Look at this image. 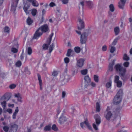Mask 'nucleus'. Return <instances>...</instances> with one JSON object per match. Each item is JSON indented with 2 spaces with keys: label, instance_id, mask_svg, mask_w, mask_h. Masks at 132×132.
Wrapping results in <instances>:
<instances>
[{
  "label": "nucleus",
  "instance_id": "nucleus-18",
  "mask_svg": "<svg viewBox=\"0 0 132 132\" xmlns=\"http://www.w3.org/2000/svg\"><path fill=\"white\" fill-rule=\"evenodd\" d=\"M19 111L18 108L16 107L15 110L13 114L12 118L13 119H15L16 118V114L18 113Z\"/></svg>",
  "mask_w": 132,
  "mask_h": 132
},
{
  "label": "nucleus",
  "instance_id": "nucleus-4",
  "mask_svg": "<svg viewBox=\"0 0 132 132\" xmlns=\"http://www.w3.org/2000/svg\"><path fill=\"white\" fill-rule=\"evenodd\" d=\"M88 33L85 32L83 33L81 35L80 42L81 44H85L87 39Z\"/></svg>",
  "mask_w": 132,
  "mask_h": 132
},
{
  "label": "nucleus",
  "instance_id": "nucleus-53",
  "mask_svg": "<svg viewBox=\"0 0 132 132\" xmlns=\"http://www.w3.org/2000/svg\"><path fill=\"white\" fill-rule=\"evenodd\" d=\"M51 40H50L48 38L47 39V41H46V43L47 44V45H49L51 43Z\"/></svg>",
  "mask_w": 132,
  "mask_h": 132
},
{
  "label": "nucleus",
  "instance_id": "nucleus-45",
  "mask_svg": "<svg viewBox=\"0 0 132 132\" xmlns=\"http://www.w3.org/2000/svg\"><path fill=\"white\" fill-rule=\"evenodd\" d=\"M118 39L117 38H115L113 41V42H112V45H115L117 43V42L118 41Z\"/></svg>",
  "mask_w": 132,
  "mask_h": 132
},
{
  "label": "nucleus",
  "instance_id": "nucleus-48",
  "mask_svg": "<svg viewBox=\"0 0 132 132\" xmlns=\"http://www.w3.org/2000/svg\"><path fill=\"white\" fill-rule=\"evenodd\" d=\"M116 50V48L114 47L111 46L110 49V52L111 53H113Z\"/></svg>",
  "mask_w": 132,
  "mask_h": 132
},
{
  "label": "nucleus",
  "instance_id": "nucleus-50",
  "mask_svg": "<svg viewBox=\"0 0 132 132\" xmlns=\"http://www.w3.org/2000/svg\"><path fill=\"white\" fill-rule=\"evenodd\" d=\"M129 62H125L123 64V66L125 67H128L129 64Z\"/></svg>",
  "mask_w": 132,
  "mask_h": 132
},
{
  "label": "nucleus",
  "instance_id": "nucleus-20",
  "mask_svg": "<svg viewBox=\"0 0 132 132\" xmlns=\"http://www.w3.org/2000/svg\"><path fill=\"white\" fill-rule=\"evenodd\" d=\"M84 80L85 82L87 84L89 83L91 81L90 78L89 77L88 75H87L85 77Z\"/></svg>",
  "mask_w": 132,
  "mask_h": 132
},
{
  "label": "nucleus",
  "instance_id": "nucleus-9",
  "mask_svg": "<svg viewBox=\"0 0 132 132\" xmlns=\"http://www.w3.org/2000/svg\"><path fill=\"white\" fill-rule=\"evenodd\" d=\"M39 30L38 29L34 34V36L33 37V39H36L38 38L43 34L42 32H39Z\"/></svg>",
  "mask_w": 132,
  "mask_h": 132
},
{
  "label": "nucleus",
  "instance_id": "nucleus-7",
  "mask_svg": "<svg viewBox=\"0 0 132 132\" xmlns=\"http://www.w3.org/2000/svg\"><path fill=\"white\" fill-rule=\"evenodd\" d=\"M30 4L28 3H25L23 7V9L27 15L29 14V12L30 11L28 10L30 7Z\"/></svg>",
  "mask_w": 132,
  "mask_h": 132
},
{
  "label": "nucleus",
  "instance_id": "nucleus-6",
  "mask_svg": "<svg viewBox=\"0 0 132 132\" xmlns=\"http://www.w3.org/2000/svg\"><path fill=\"white\" fill-rule=\"evenodd\" d=\"M38 29L39 30H41L42 33L47 32L49 30L48 25L47 24H45L42 26Z\"/></svg>",
  "mask_w": 132,
  "mask_h": 132
},
{
  "label": "nucleus",
  "instance_id": "nucleus-10",
  "mask_svg": "<svg viewBox=\"0 0 132 132\" xmlns=\"http://www.w3.org/2000/svg\"><path fill=\"white\" fill-rule=\"evenodd\" d=\"M67 120L66 118L63 116L62 114L61 116L60 117L59 122L60 124H62L64 122Z\"/></svg>",
  "mask_w": 132,
  "mask_h": 132
},
{
  "label": "nucleus",
  "instance_id": "nucleus-3",
  "mask_svg": "<svg viewBox=\"0 0 132 132\" xmlns=\"http://www.w3.org/2000/svg\"><path fill=\"white\" fill-rule=\"evenodd\" d=\"M94 118L95 120L96 125L94 123L93 124V126L95 130H98V126L101 122V117L98 114H96L94 115Z\"/></svg>",
  "mask_w": 132,
  "mask_h": 132
},
{
  "label": "nucleus",
  "instance_id": "nucleus-27",
  "mask_svg": "<svg viewBox=\"0 0 132 132\" xmlns=\"http://www.w3.org/2000/svg\"><path fill=\"white\" fill-rule=\"evenodd\" d=\"M109 8L111 11L113 12L114 11V8L113 4H110L109 6Z\"/></svg>",
  "mask_w": 132,
  "mask_h": 132
},
{
  "label": "nucleus",
  "instance_id": "nucleus-39",
  "mask_svg": "<svg viewBox=\"0 0 132 132\" xmlns=\"http://www.w3.org/2000/svg\"><path fill=\"white\" fill-rule=\"evenodd\" d=\"M42 47L43 50H46L48 49V45L47 44H43Z\"/></svg>",
  "mask_w": 132,
  "mask_h": 132
},
{
  "label": "nucleus",
  "instance_id": "nucleus-54",
  "mask_svg": "<svg viewBox=\"0 0 132 132\" xmlns=\"http://www.w3.org/2000/svg\"><path fill=\"white\" fill-rule=\"evenodd\" d=\"M6 111L7 112H9L10 114H11L12 112V109H7Z\"/></svg>",
  "mask_w": 132,
  "mask_h": 132
},
{
  "label": "nucleus",
  "instance_id": "nucleus-8",
  "mask_svg": "<svg viewBox=\"0 0 132 132\" xmlns=\"http://www.w3.org/2000/svg\"><path fill=\"white\" fill-rule=\"evenodd\" d=\"M78 21L79 26H78V29L79 30H81L84 28V23L82 19L80 18H78Z\"/></svg>",
  "mask_w": 132,
  "mask_h": 132
},
{
  "label": "nucleus",
  "instance_id": "nucleus-63",
  "mask_svg": "<svg viewBox=\"0 0 132 132\" xmlns=\"http://www.w3.org/2000/svg\"><path fill=\"white\" fill-rule=\"evenodd\" d=\"M8 106L9 107L11 106L12 108H13L14 107V104H11L9 103L8 104Z\"/></svg>",
  "mask_w": 132,
  "mask_h": 132
},
{
  "label": "nucleus",
  "instance_id": "nucleus-44",
  "mask_svg": "<svg viewBox=\"0 0 132 132\" xmlns=\"http://www.w3.org/2000/svg\"><path fill=\"white\" fill-rule=\"evenodd\" d=\"M4 31L6 32L9 33V28L8 27H5Z\"/></svg>",
  "mask_w": 132,
  "mask_h": 132
},
{
  "label": "nucleus",
  "instance_id": "nucleus-31",
  "mask_svg": "<svg viewBox=\"0 0 132 132\" xmlns=\"http://www.w3.org/2000/svg\"><path fill=\"white\" fill-rule=\"evenodd\" d=\"M71 78V77L68 75H65L64 76V80H66L67 82Z\"/></svg>",
  "mask_w": 132,
  "mask_h": 132
},
{
  "label": "nucleus",
  "instance_id": "nucleus-32",
  "mask_svg": "<svg viewBox=\"0 0 132 132\" xmlns=\"http://www.w3.org/2000/svg\"><path fill=\"white\" fill-rule=\"evenodd\" d=\"M111 84L112 81L111 80H110L109 82L106 83V87L108 88L110 87L111 86Z\"/></svg>",
  "mask_w": 132,
  "mask_h": 132
},
{
  "label": "nucleus",
  "instance_id": "nucleus-43",
  "mask_svg": "<svg viewBox=\"0 0 132 132\" xmlns=\"http://www.w3.org/2000/svg\"><path fill=\"white\" fill-rule=\"evenodd\" d=\"M9 129V127L6 126H4L3 128L4 130L6 132H7L8 131Z\"/></svg>",
  "mask_w": 132,
  "mask_h": 132
},
{
  "label": "nucleus",
  "instance_id": "nucleus-46",
  "mask_svg": "<svg viewBox=\"0 0 132 132\" xmlns=\"http://www.w3.org/2000/svg\"><path fill=\"white\" fill-rule=\"evenodd\" d=\"M32 52V50L30 47H29L28 50V53L29 55H30Z\"/></svg>",
  "mask_w": 132,
  "mask_h": 132
},
{
  "label": "nucleus",
  "instance_id": "nucleus-29",
  "mask_svg": "<svg viewBox=\"0 0 132 132\" xmlns=\"http://www.w3.org/2000/svg\"><path fill=\"white\" fill-rule=\"evenodd\" d=\"M51 129V126L50 125L46 126L44 128V130L45 131H49Z\"/></svg>",
  "mask_w": 132,
  "mask_h": 132
},
{
  "label": "nucleus",
  "instance_id": "nucleus-15",
  "mask_svg": "<svg viewBox=\"0 0 132 132\" xmlns=\"http://www.w3.org/2000/svg\"><path fill=\"white\" fill-rule=\"evenodd\" d=\"M116 61V60H113L112 62L111 63H110L109 66V70L110 71H111L113 70V66L114 64V62Z\"/></svg>",
  "mask_w": 132,
  "mask_h": 132
},
{
  "label": "nucleus",
  "instance_id": "nucleus-12",
  "mask_svg": "<svg viewBox=\"0 0 132 132\" xmlns=\"http://www.w3.org/2000/svg\"><path fill=\"white\" fill-rule=\"evenodd\" d=\"M126 3V1L121 0L118 3V6L120 9H123Z\"/></svg>",
  "mask_w": 132,
  "mask_h": 132
},
{
  "label": "nucleus",
  "instance_id": "nucleus-49",
  "mask_svg": "<svg viewBox=\"0 0 132 132\" xmlns=\"http://www.w3.org/2000/svg\"><path fill=\"white\" fill-rule=\"evenodd\" d=\"M16 87V85L14 84H12L10 85L9 86V88L11 89L14 88Z\"/></svg>",
  "mask_w": 132,
  "mask_h": 132
},
{
  "label": "nucleus",
  "instance_id": "nucleus-25",
  "mask_svg": "<svg viewBox=\"0 0 132 132\" xmlns=\"http://www.w3.org/2000/svg\"><path fill=\"white\" fill-rule=\"evenodd\" d=\"M74 50L75 52L77 53H78L80 52V48L79 47H76L74 48Z\"/></svg>",
  "mask_w": 132,
  "mask_h": 132
},
{
  "label": "nucleus",
  "instance_id": "nucleus-35",
  "mask_svg": "<svg viewBox=\"0 0 132 132\" xmlns=\"http://www.w3.org/2000/svg\"><path fill=\"white\" fill-rule=\"evenodd\" d=\"M37 11V10L36 9H33L32 10L31 13L32 16H35L36 15Z\"/></svg>",
  "mask_w": 132,
  "mask_h": 132
},
{
  "label": "nucleus",
  "instance_id": "nucleus-47",
  "mask_svg": "<svg viewBox=\"0 0 132 132\" xmlns=\"http://www.w3.org/2000/svg\"><path fill=\"white\" fill-rule=\"evenodd\" d=\"M24 72L27 74H30V71L28 70V68L27 67L25 68Z\"/></svg>",
  "mask_w": 132,
  "mask_h": 132
},
{
  "label": "nucleus",
  "instance_id": "nucleus-41",
  "mask_svg": "<svg viewBox=\"0 0 132 132\" xmlns=\"http://www.w3.org/2000/svg\"><path fill=\"white\" fill-rule=\"evenodd\" d=\"M119 77L117 75H116L114 77V82L115 83L120 80H119Z\"/></svg>",
  "mask_w": 132,
  "mask_h": 132
},
{
  "label": "nucleus",
  "instance_id": "nucleus-30",
  "mask_svg": "<svg viewBox=\"0 0 132 132\" xmlns=\"http://www.w3.org/2000/svg\"><path fill=\"white\" fill-rule=\"evenodd\" d=\"M1 104L2 105V107H3V109H5L6 106V101H4L3 102H1Z\"/></svg>",
  "mask_w": 132,
  "mask_h": 132
},
{
  "label": "nucleus",
  "instance_id": "nucleus-59",
  "mask_svg": "<svg viewBox=\"0 0 132 132\" xmlns=\"http://www.w3.org/2000/svg\"><path fill=\"white\" fill-rule=\"evenodd\" d=\"M66 95L65 92L64 91H63L62 92V97L64 98Z\"/></svg>",
  "mask_w": 132,
  "mask_h": 132
},
{
  "label": "nucleus",
  "instance_id": "nucleus-23",
  "mask_svg": "<svg viewBox=\"0 0 132 132\" xmlns=\"http://www.w3.org/2000/svg\"><path fill=\"white\" fill-rule=\"evenodd\" d=\"M31 3L32 5L33 6L38 7L39 5L38 3L36 0H32Z\"/></svg>",
  "mask_w": 132,
  "mask_h": 132
},
{
  "label": "nucleus",
  "instance_id": "nucleus-60",
  "mask_svg": "<svg viewBox=\"0 0 132 132\" xmlns=\"http://www.w3.org/2000/svg\"><path fill=\"white\" fill-rule=\"evenodd\" d=\"M7 97H6L5 96H3L1 98V100H5L7 99Z\"/></svg>",
  "mask_w": 132,
  "mask_h": 132
},
{
  "label": "nucleus",
  "instance_id": "nucleus-11",
  "mask_svg": "<svg viewBox=\"0 0 132 132\" xmlns=\"http://www.w3.org/2000/svg\"><path fill=\"white\" fill-rule=\"evenodd\" d=\"M19 0H14V1L12 4V10L15 11L16 10V8L17 7Z\"/></svg>",
  "mask_w": 132,
  "mask_h": 132
},
{
  "label": "nucleus",
  "instance_id": "nucleus-26",
  "mask_svg": "<svg viewBox=\"0 0 132 132\" xmlns=\"http://www.w3.org/2000/svg\"><path fill=\"white\" fill-rule=\"evenodd\" d=\"M82 75H85L88 72V70L87 69H83L80 71Z\"/></svg>",
  "mask_w": 132,
  "mask_h": 132
},
{
  "label": "nucleus",
  "instance_id": "nucleus-1",
  "mask_svg": "<svg viewBox=\"0 0 132 132\" xmlns=\"http://www.w3.org/2000/svg\"><path fill=\"white\" fill-rule=\"evenodd\" d=\"M114 68L116 71L119 73L120 76L123 81H126L128 79L129 77L128 75L126 74V68L122 66L120 64H117L115 66Z\"/></svg>",
  "mask_w": 132,
  "mask_h": 132
},
{
  "label": "nucleus",
  "instance_id": "nucleus-19",
  "mask_svg": "<svg viewBox=\"0 0 132 132\" xmlns=\"http://www.w3.org/2000/svg\"><path fill=\"white\" fill-rule=\"evenodd\" d=\"M75 52L73 50H71V49H69L68 50L66 56L69 57L70 56L71 54H73Z\"/></svg>",
  "mask_w": 132,
  "mask_h": 132
},
{
  "label": "nucleus",
  "instance_id": "nucleus-38",
  "mask_svg": "<svg viewBox=\"0 0 132 132\" xmlns=\"http://www.w3.org/2000/svg\"><path fill=\"white\" fill-rule=\"evenodd\" d=\"M53 46L54 44L53 43L50 46L49 48V52L50 53H51L53 50L54 48Z\"/></svg>",
  "mask_w": 132,
  "mask_h": 132
},
{
  "label": "nucleus",
  "instance_id": "nucleus-55",
  "mask_svg": "<svg viewBox=\"0 0 132 132\" xmlns=\"http://www.w3.org/2000/svg\"><path fill=\"white\" fill-rule=\"evenodd\" d=\"M49 6L51 7H53L55 6V4L53 2H51L49 4Z\"/></svg>",
  "mask_w": 132,
  "mask_h": 132
},
{
  "label": "nucleus",
  "instance_id": "nucleus-51",
  "mask_svg": "<svg viewBox=\"0 0 132 132\" xmlns=\"http://www.w3.org/2000/svg\"><path fill=\"white\" fill-rule=\"evenodd\" d=\"M58 74V72L57 71H54L52 73V75L53 76H56Z\"/></svg>",
  "mask_w": 132,
  "mask_h": 132
},
{
  "label": "nucleus",
  "instance_id": "nucleus-2",
  "mask_svg": "<svg viewBox=\"0 0 132 132\" xmlns=\"http://www.w3.org/2000/svg\"><path fill=\"white\" fill-rule=\"evenodd\" d=\"M123 95L122 90L120 89L115 96L113 101V103L115 105H117L120 103L122 100V97Z\"/></svg>",
  "mask_w": 132,
  "mask_h": 132
},
{
  "label": "nucleus",
  "instance_id": "nucleus-21",
  "mask_svg": "<svg viewBox=\"0 0 132 132\" xmlns=\"http://www.w3.org/2000/svg\"><path fill=\"white\" fill-rule=\"evenodd\" d=\"M20 95V94L19 93L15 94V96L17 98V100L18 101L21 103L22 102V101L21 100L22 98Z\"/></svg>",
  "mask_w": 132,
  "mask_h": 132
},
{
  "label": "nucleus",
  "instance_id": "nucleus-56",
  "mask_svg": "<svg viewBox=\"0 0 132 132\" xmlns=\"http://www.w3.org/2000/svg\"><path fill=\"white\" fill-rule=\"evenodd\" d=\"M84 121L83 122H82L80 123V126L82 128H83L85 127V126L84 125Z\"/></svg>",
  "mask_w": 132,
  "mask_h": 132
},
{
  "label": "nucleus",
  "instance_id": "nucleus-64",
  "mask_svg": "<svg viewBox=\"0 0 132 132\" xmlns=\"http://www.w3.org/2000/svg\"><path fill=\"white\" fill-rule=\"evenodd\" d=\"M91 85L92 87H95L96 86V84L93 82H92L91 83Z\"/></svg>",
  "mask_w": 132,
  "mask_h": 132
},
{
  "label": "nucleus",
  "instance_id": "nucleus-62",
  "mask_svg": "<svg viewBox=\"0 0 132 132\" xmlns=\"http://www.w3.org/2000/svg\"><path fill=\"white\" fill-rule=\"evenodd\" d=\"M46 13V11L45 9H43L42 11V15H43L45 14Z\"/></svg>",
  "mask_w": 132,
  "mask_h": 132
},
{
  "label": "nucleus",
  "instance_id": "nucleus-17",
  "mask_svg": "<svg viewBox=\"0 0 132 132\" xmlns=\"http://www.w3.org/2000/svg\"><path fill=\"white\" fill-rule=\"evenodd\" d=\"M84 123L85 124L86 126L88 129L92 131H93L92 128L88 122V120H86L84 121Z\"/></svg>",
  "mask_w": 132,
  "mask_h": 132
},
{
  "label": "nucleus",
  "instance_id": "nucleus-58",
  "mask_svg": "<svg viewBox=\"0 0 132 132\" xmlns=\"http://www.w3.org/2000/svg\"><path fill=\"white\" fill-rule=\"evenodd\" d=\"M106 47L105 45L103 46L102 47V50L103 51H105L106 50Z\"/></svg>",
  "mask_w": 132,
  "mask_h": 132
},
{
  "label": "nucleus",
  "instance_id": "nucleus-22",
  "mask_svg": "<svg viewBox=\"0 0 132 132\" xmlns=\"http://www.w3.org/2000/svg\"><path fill=\"white\" fill-rule=\"evenodd\" d=\"M33 21L29 17H28L27 19V24L30 25L33 23Z\"/></svg>",
  "mask_w": 132,
  "mask_h": 132
},
{
  "label": "nucleus",
  "instance_id": "nucleus-14",
  "mask_svg": "<svg viewBox=\"0 0 132 132\" xmlns=\"http://www.w3.org/2000/svg\"><path fill=\"white\" fill-rule=\"evenodd\" d=\"M84 60L82 59H80L77 61V66L80 67H82L83 65Z\"/></svg>",
  "mask_w": 132,
  "mask_h": 132
},
{
  "label": "nucleus",
  "instance_id": "nucleus-13",
  "mask_svg": "<svg viewBox=\"0 0 132 132\" xmlns=\"http://www.w3.org/2000/svg\"><path fill=\"white\" fill-rule=\"evenodd\" d=\"M38 76V80L39 81V83L40 86V89L41 90L42 89V80L41 79V76L38 73L37 74Z\"/></svg>",
  "mask_w": 132,
  "mask_h": 132
},
{
  "label": "nucleus",
  "instance_id": "nucleus-42",
  "mask_svg": "<svg viewBox=\"0 0 132 132\" xmlns=\"http://www.w3.org/2000/svg\"><path fill=\"white\" fill-rule=\"evenodd\" d=\"M21 62L20 61H19L16 63L15 65L17 67H19L21 66Z\"/></svg>",
  "mask_w": 132,
  "mask_h": 132
},
{
  "label": "nucleus",
  "instance_id": "nucleus-36",
  "mask_svg": "<svg viewBox=\"0 0 132 132\" xmlns=\"http://www.w3.org/2000/svg\"><path fill=\"white\" fill-rule=\"evenodd\" d=\"M123 59L127 61L129 60V58L128 57L126 54H125L123 56Z\"/></svg>",
  "mask_w": 132,
  "mask_h": 132
},
{
  "label": "nucleus",
  "instance_id": "nucleus-34",
  "mask_svg": "<svg viewBox=\"0 0 132 132\" xmlns=\"http://www.w3.org/2000/svg\"><path fill=\"white\" fill-rule=\"evenodd\" d=\"M94 81L96 82H98V76L96 75H94Z\"/></svg>",
  "mask_w": 132,
  "mask_h": 132
},
{
  "label": "nucleus",
  "instance_id": "nucleus-61",
  "mask_svg": "<svg viewBox=\"0 0 132 132\" xmlns=\"http://www.w3.org/2000/svg\"><path fill=\"white\" fill-rule=\"evenodd\" d=\"M62 2L64 4H67L68 2V0H63Z\"/></svg>",
  "mask_w": 132,
  "mask_h": 132
},
{
  "label": "nucleus",
  "instance_id": "nucleus-37",
  "mask_svg": "<svg viewBox=\"0 0 132 132\" xmlns=\"http://www.w3.org/2000/svg\"><path fill=\"white\" fill-rule=\"evenodd\" d=\"M12 52L14 53H16L18 52V48H16L14 47H12L11 49Z\"/></svg>",
  "mask_w": 132,
  "mask_h": 132
},
{
  "label": "nucleus",
  "instance_id": "nucleus-33",
  "mask_svg": "<svg viewBox=\"0 0 132 132\" xmlns=\"http://www.w3.org/2000/svg\"><path fill=\"white\" fill-rule=\"evenodd\" d=\"M115 83L117 84V87L119 88L121 87L122 83V82L121 81L117 82Z\"/></svg>",
  "mask_w": 132,
  "mask_h": 132
},
{
  "label": "nucleus",
  "instance_id": "nucleus-5",
  "mask_svg": "<svg viewBox=\"0 0 132 132\" xmlns=\"http://www.w3.org/2000/svg\"><path fill=\"white\" fill-rule=\"evenodd\" d=\"M105 117L106 120L108 121L113 120L114 119L112 113L111 111H107V113L105 115Z\"/></svg>",
  "mask_w": 132,
  "mask_h": 132
},
{
  "label": "nucleus",
  "instance_id": "nucleus-40",
  "mask_svg": "<svg viewBox=\"0 0 132 132\" xmlns=\"http://www.w3.org/2000/svg\"><path fill=\"white\" fill-rule=\"evenodd\" d=\"M52 129L54 131H56L58 130V128L55 124L53 125L52 127Z\"/></svg>",
  "mask_w": 132,
  "mask_h": 132
},
{
  "label": "nucleus",
  "instance_id": "nucleus-24",
  "mask_svg": "<svg viewBox=\"0 0 132 132\" xmlns=\"http://www.w3.org/2000/svg\"><path fill=\"white\" fill-rule=\"evenodd\" d=\"M114 32L116 35H118L120 29L118 27H116L114 29Z\"/></svg>",
  "mask_w": 132,
  "mask_h": 132
},
{
  "label": "nucleus",
  "instance_id": "nucleus-52",
  "mask_svg": "<svg viewBox=\"0 0 132 132\" xmlns=\"http://www.w3.org/2000/svg\"><path fill=\"white\" fill-rule=\"evenodd\" d=\"M64 61L67 64L69 62V59L67 57H66L64 59Z\"/></svg>",
  "mask_w": 132,
  "mask_h": 132
},
{
  "label": "nucleus",
  "instance_id": "nucleus-28",
  "mask_svg": "<svg viewBox=\"0 0 132 132\" xmlns=\"http://www.w3.org/2000/svg\"><path fill=\"white\" fill-rule=\"evenodd\" d=\"M96 111L97 112H99L100 111V106L99 103L97 102L96 103Z\"/></svg>",
  "mask_w": 132,
  "mask_h": 132
},
{
  "label": "nucleus",
  "instance_id": "nucleus-16",
  "mask_svg": "<svg viewBox=\"0 0 132 132\" xmlns=\"http://www.w3.org/2000/svg\"><path fill=\"white\" fill-rule=\"evenodd\" d=\"M86 3L87 6L90 9H92L93 6V2L91 1H86Z\"/></svg>",
  "mask_w": 132,
  "mask_h": 132
},
{
  "label": "nucleus",
  "instance_id": "nucleus-57",
  "mask_svg": "<svg viewBox=\"0 0 132 132\" xmlns=\"http://www.w3.org/2000/svg\"><path fill=\"white\" fill-rule=\"evenodd\" d=\"M23 50L22 53L21 54V55L20 56L21 59L22 60L23 59V58H24V54H23Z\"/></svg>",
  "mask_w": 132,
  "mask_h": 132
}]
</instances>
